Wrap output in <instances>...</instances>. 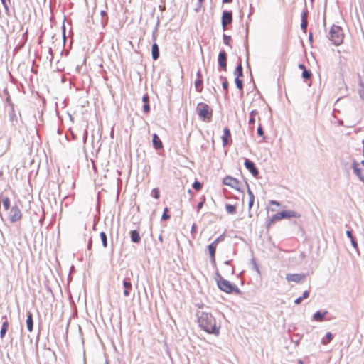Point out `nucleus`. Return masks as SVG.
Here are the masks:
<instances>
[{
	"instance_id": "nucleus-23",
	"label": "nucleus",
	"mask_w": 364,
	"mask_h": 364,
	"mask_svg": "<svg viewBox=\"0 0 364 364\" xmlns=\"http://www.w3.org/2000/svg\"><path fill=\"white\" fill-rule=\"evenodd\" d=\"M247 193H248V196H249V203H248V208H249V210H250L254 204V201H255V196L252 193V191L250 189V188H248L247 189Z\"/></svg>"
},
{
	"instance_id": "nucleus-41",
	"label": "nucleus",
	"mask_w": 364,
	"mask_h": 364,
	"mask_svg": "<svg viewBox=\"0 0 364 364\" xmlns=\"http://www.w3.org/2000/svg\"><path fill=\"white\" fill-rule=\"evenodd\" d=\"M150 110V108H149V104H145L144 106V111L146 112V113H148Z\"/></svg>"
},
{
	"instance_id": "nucleus-22",
	"label": "nucleus",
	"mask_w": 364,
	"mask_h": 364,
	"mask_svg": "<svg viewBox=\"0 0 364 364\" xmlns=\"http://www.w3.org/2000/svg\"><path fill=\"white\" fill-rule=\"evenodd\" d=\"M123 285L125 289L124 291V295L125 296H129V294H130L129 291H130V289H132V287L131 282H127V281H124Z\"/></svg>"
},
{
	"instance_id": "nucleus-7",
	"label": "nucleus",
	"mask_w": 364,
	"mask_h": 364,
	"mask_svg": "<svg viewBox=\"0 0 364 364\" xmlns=\"http://www.w3.org/2000/svg\"><path fill=\"white\" fill-rule=\"evenodd\" d=\"M224 240V236L220 235L218 238H216L211 244L208 246V251L210 255V260L212 262H215V251L218 247V245L220 242Z\"/></svg>"
},
{
	"instance_id": "nucleus-52",
	"label": "nucleus",
	"mask_w": 364,
	"mask_h": 364,
	"mask_svg": "<svg viewBox=\"0 0 364 364\" xmlns=\"http://www.w3.org/2000/svg\"><path fill=\"white\" fill-rule=\"evenodd\" d=\"M299 68L300 69L303 70V71L304 70V69H306V68H305L304 65H303V64H299Z\"/></svg>"
},
{
	"instance_id": "nucleus-47",
	"label": "nucleus",
	"mask_w": 364,
	"mask_h": 364,
	"mask_svg": "<svg viewBox=\"0 0 364 364\" xmlns=\"http://www.w3.org/2000/svg\"><path fill=\"white\" fill-rule=\"evenodd\" d=\"M302 299H303L301 297H299L294 301V302L296 304H299L301 302Z\"/></svg>"
},
{
	"instance_id": "nucleus-28",
	"label": "nucleus",
	"mask_w": 364,
	"mask_h": 364,
	"mask_svg": "<svg viewBox=\"0 0 364 364\" xmlns=\"http://www.w3.org/2000/svg\"><path fill=\"white\" fill-rule=\"evenodd\" d=\"M225 209L230 214H235L236 213V207L234 205L227 204L225 205Z\"/></svg>"
},
{
	"instance_id": "nucleus-40",
	"label": "nucleus",
	"mask_w": 364,
	"mask_h": 364,
	"mask_svg": "<svg viewBox=\"0 0 364 364\" xmlns=\"http://www.w3.org/2000/svg\"><path fill=\"white\" fill-rule=\"evenodd\" d=\"M309 296V292L308 291H305L304 293H303V295L302 296H301L303 299H307Z\"/></svg>"
},
{
	"instance_id": "nucleus-46",
	"label": "nucleus",
	"mask_w": 364,
	"mask_h": 364,
	"mask_svg": "<svg viewBox=\"0 0 364 364\" xmlns=\"http://www.w3.org/2000/svg\"><path fill=\"white\" fill-rule=\"evenodd\" d=\"M197 79H203L202 74L200 70H198L196 73Z\"/></svg>"
},
{
	"instance_id": "nucleus-50",
	"label": "nucleus",
	"mask_w": 364,
	"mask_h": 364,
	"mask_svg": "<svg viewBox=\"0 0 364 364\" xmlns=\"http://www.w3.org/2000/svg\"><path fill=\"white\" fill-rule=\"evenodd\" d=\"M100 14H101V16H105V17H107V11H102L100 12Z\"/></svg>"
},
{
	"instance_id": "nucleus-45",
	"label": "nucleus",
	"mask_w": 364,
	"mask_h": 364,
	"mask_svg": "<svg viewBox=\"0 0 364 364\" xmlns=\"http://www.w3.org/2000/svg\"><path fill=\"white\" fill-rule=\"evenodd\" d=\"M269 203L272 205H275L277 207L280 205L279 203L276 200H271Z\"/></svg>"
},
{
	"instance_id": "nucleus-49",
	"label": "nucleus",
	"mask_w": 364,
	"mask_h": 364,
	"mask_svg": "<svg viewBox=\"0 0 364 364\" xmlns=\"http://www.w3.org/2000/svg\"><path fill=\"white\" fill-rule=\"evenodd\" d=\"M350 240H351V243H352V245H353V247H357V243H356V242H355V240L354 237H353V238H352V239H350Z\"/></svg>"
},
{
	"instance_id": "nucleus-48",
	"label": "nucleus",
	"mask_w": 364,
	"mask_h": 364,
	"mask_svg": "<svg viewBox=\"0 0 364 364\" xmlns=\"http://www.w3.org/2000/svg\"><path fill=\"white\" fill-rule=\"evenodd\" d=\"M1 2H2V4H3V5H4V6L5 9H6V10H9V6H8V5L6 4V1H5V0H1Z\"/></svg>"
},
{
	"instance_id": "nucleus-32",
	"label": "nucleus",
	"mask_w": 364,
	"mask_h": 364,
	"mask_svg": "<svg viewBox=\"0 0 364 364\" xmlns=\"http://www.w3.org/2000/svg\"><path fill=\"white\" fill-rule=\"evenodd\" d=\"M168 208L167 207H166L164 210V213H163V215H162V220H168L170 219V215L168 214Z\"/></svg>"
},
{
	"instance_id": "nucleus-5",
	"label": "nucleus",
	"mask_w": 364,
	"mask_h": 364,
	"mask_svg": "<svg viewBox=\"0 0 364 364\" xmlns=\"http://www.w3.org/2000/svg\"><path fill=\"white\" fill-rule=\"evenodd\" d=\"M23 218L22 212L18 206L16 205L11 207L8 212V218L11 223H16L20 221Z\"/></svg>"
},
{
	"instance_id": "nucleus-11",
	"label": "nucleus",
	"mask_w": 364,
	"mask_h": 364,
	"mask_svg": "<svg viewBox=\"0 0 364 364\" xmlns=\"http://www.w3.org/2000/svg\"><path fill=\"white\" fill-rule=\"evenodd\" d=\"M227 57L224 51L220 52L218 55V63L223 70H226L227 67Z\"/></svg>"
},
{
	"instance_id": "nucleus-36",
	"label": "nucleus",
	"mask_w": 364,
	"mask_h": 364,
	"mask_svg": "<svg viewBox=\"0 0 364 364\" xmlns=\"http://www.w3.org/2000/svg\"><path fill=\"white\" fill-rule=\"evenodd\" d=\"M202 187V184L199 181H195L193 184V188L196 190L199 191Z\"/></svg>"
},
{
	"instance_id": "nucleus-6",
	"label": "nucleus",
	"mask_w": 364,
	"mask_h": 364,
	"mask_svg": "<svg viewBox=\"0 0 364 364\" xmlns=\"http://www.w3.org/2000/svg\"><path fill=\"white\" fill-rule=\"evenodd\" d=\"M223 183L225 186H229L235 190L240 191L242 183L240 180L230 176H227L223 180Z\"/></svg>"
},
{
	"instance_id": "nucleus-51",
	"label": "nucleus",
	"mask_w": 364,
	"mask_h": 364,
	"mask_svg": "<svg viewBox=\"0 0 364 364\" xmlns=\"http://www.w3.org/2000/svg\"><path fill=\"white\" fill-rule=\"evenodd\" d=\"M203 206V202H200L198 204V209H200L202 208V207Z\"/></svg>"
},
{
	"instance_id": "nucleus-33",
	"label": "nucleus",
	"mask_w": 364,
	"mask_h": 364,
	"mask_svg": "<svg viewBox=\"0 0 364 364\" xmlns=\"http://www.w3.org/2000/svg\"><path fill=\"white\" fill-rule=\"evenodd\" d=\"M235 84H236L237 87L239 90H242V88H243L242 80L240 78L235 77Z\"/></svg>"
},
{
	"instance_id": "nucleus-15",
	"label": "nucleus",
	"mask_w": 364,
	"mask_h": 364,
	"mask_svg": "<svg viewBox=\"0 0 364 364\" xmlns=\"http://www.w3.org/2000/svg\"><path fill=\"white\" fill-rule=\"evenodd\" d=\"M152 143L154 147L156 149H160L163 148V143L156 134H153Z\"/></svg>"
},
{
	"instance_id": "nucleus-43",
	"label": "nucleus",
	"mask_w": 364,
	"mask_h": 364,
	"mask_svg": "<svg viewBox=\"0 0 364 364\" xmlns=\"http://www.w3.org/2000/svg\"><path fill=\"white\" fill-rule=\"evenodd\" d=\"M359 95L362 99L364 100V87H362L359 91Z\"/></svg>"
},
{
	"instance_id": "nucleus-9",
	"label": "nucleus",
	"mask_w": 364,
	"mask_h": 364,
	"mask_svg": "<svg viewBox=\"0 0 364 364\" xmlns=\"http://www.w3.org/2000/svg\"><path fill=\"white\" fill-rule=\"evenodd\" d=\"M305 278V275L303 274H287L286 279L288 282H294L299 283Z\"/></svg>"
},
{
	"instance_id": "nucleus-30",
	"label": "nucleus",
	"mask_w": 364,
	"mask_h": 364,
	"mask_svg": "<svg viewBox=\"0 0 364 364\" xmlns=\"http://www.w3.org/2000/svg\"><path fill=\"white\" fill-rule=\"evenodd\" d=\"M100 236L101 240L102 242L103 247H107V235H106L105 232H101L100 234Z\"/></svg>"
},
{
	"instance_id": "nucleus-37",
	"label": "nucleus",
	"mask_w": 364,
	"mask_h": 364,
	"mask_svg": "<svg viewBox=\"0 0 364 364\" xmlns=\"http://www.w3.org/2000/svg\"><path fill=\"white\" fill-rule=\"evenodd\" d=\"M224 43L227 46H230L231 38L229 36L224 35L223 36Z\"/></svg>"
},
{
	"instance_id": "nucleus-31",
	"label": "nucleus",
	"mask_w": 364,
	"mask_h": 364,
	"mask_svg": "<svg viewBox=\"0 0 364 364\" xmlns=\"http://www.w3.org/2000/svg\"><path fill=\"white\" fill-rule=\"evenodd\" d=\"M311 72L310 70H308L306 69H304V70L302 73V77L305 80H309L311 77Z\"/></svg>"
},
{
	"instance_id": "nucleus-27",
	"label": "nucleus",
	"mask_w": 364,
	"mask_h": 364,
	"mask_svg": "<svg viewBox=\"0 0 364 364\" xmlns=\"http://www.w3.org/2000/svg\"><path fill=\"white\" fill-rule=\"evenodd\" d=\"M282 220V219L281 218L280 213H278L272 215V217L269 220V222L267 226L269 227L272 224H273L276 221H278V220Z\"/></svg>"
},
{
	"instance_id": "nucleus-13",
	"label": "nucleus",
	"mask_w": 364,
	"mask_h": 364,
	"mask_svg": "<svg viewBox=\"0 0 364 364\" xmlns=\"http://www.w3.org/2000/svg\"><path fill=\"white\" fill-rule=\"evenodd\" d=\"M2 320L4 321H3V324H2V327H1V331H0V337L1 338H4L5 335H6V333L8 330V327H9V321H8V318L6 316H4L2 317Z\"/></svg>"
},
{
	"instance_id": "nucleus-42",
	"label": "nucleus",
	"mask_w": 364,
	"mask_h": 364,
	"mask_svg": "<svg viewBox=\"0 0 364 364\" xmlns=\"http://www.w3.org/2000/svg\"><path fill=\"white\" fill-rule=\"evenodd\" d=\"M142 100H143V102H144L145 104H148V102H149V96H148V95H145L143 97Z\"/></svg>"
},
{
	"instance_id": "nucleus-20",
	"label": "nucleus",
	"mask_w": 364,
	"mask_h": 364,
	"mask_svg": "<svg viewBox=\"0 0 364 364\" xmlns=\"http://www.w3.org/2000/svg\"><path fill=\"white\" fill-rule=\"evenodd\" d=\"M194 87L198 92H201L203 89V79H197L194 82Z\"/></svg>"
},
{
	"instance_id": "nucleus-53",
	"label": "nucleus",
	"mask_w": 364,
	"mask_h": 364,
	"mask_svg": "<svg viewBox=\"0 0 364 364\" xmlns=\"http://www.w3.org/2000/svg\"><path fill=\"white\" fill-rule=\"evenodd\" d=\"M92 247V240H90L88 244V249L90 250Z\"/></svg>"
},
{
	"instance_id": "nucleus-4",
	"label": "nucleus",
	"mask_w": 364,
	"mask_h": 364,
	"mask_svg": "<svg viewBox=\"0 0 364 364\" xmlns=\"http://www.w3.org/2000/svg\"><path fill=\"white\" fill-rule=\"evenodd\" d=\"M218 287L222 291H223L226 293L231 294L233 292H235V293L239 292L238 288L235 285L232 284L229 281H228L226 279H224L222 278L220 279L218 281Z\"/></svg>"
},
{
	"instance_id": "nucleus-2",
	"label": "nucleus",
	"mask_w": 364,
	"mask_h": 364,
	"mask_svg": "<svg viewBox=\"0 0 364 364\" xmlns=\"http://www.w3.org/2000/svg\"><path fill=\"white\" fill-rule=\"evenodd\" d=\"M344 33L342 28L337 25H333L329 31V40L336 46L343 43L344 40Z\"/></svg>"
},
{
	"instance_id": "nucleus-19",
	"label": "nucleus",
	"mask_w": 364,
	"mask_h": 364,
	"mask_svg": "<svg viewBox=\"0 0 364 364\" xmlns=\"http://www.w3.org/2000/svg\"><path fill=\"white\" fill-rule=\"evenodd\" d=\"M152 58L154 60L158 59L159 56V49L156 43H154L151 48Z\"/></svg>"
},
{
	"instance_id": "nucleus-54",
	"label": "nucleus",
	"mask_w": 364,
	"mask_h": 364,
	"mask_svg": "<svg viewBox=\"0 0 364 364\" xmlns=\"http://www.w3.org/2000/svg\"><path fill=\"white\" fill-rule=\"evenodd\" d=\"M159 241H160L161 242H163L164 239H163L162 235H160V236L159 237Z\"/></svg>"
},
{
	"instance_id": "nucleus-35",
	"label": "nucleus",
	"mask_w": 364,
	"mask_h": 364,
	"mask_svg": "<svg viewBox=\"0 0 364 364\" xmlns=\"http://www.w3.org/2000/svg\"><path fill=\"white\" fill-rule=\"evenodd\" d=\"M301 26L304 30H305L307 27V20L306 18L305 14H304V15H303V18H302V22H301Z\"/></svg>"
},
{
	"instance_id": "nucleus-26",
	"label": "nucleus",
	"mask_w": 364,
	"mask_h": 364,
	"mask_svg": "<svg viewBox=\"0 0 364 364\" xmlns=\"http://www.w3.org/2000/svg\"><path fill=\"white\" fill-rule=\"evenodd\" d=\"M326 313H327L326 311H324L323 313L317 311L316 313H315L314 314V319L316 321H323Z\"/></svg>"
},
{
	"instance_id": "nucleus-29",
	"label": "nucleus",
	"mask_w": 364,
	"mask_h": 364,
	"mask_svg": "<svg viewBox=\"0 0 364 364\" xmlns=\"http://www.w3.org/2000/svg\"><path fill=\"white\" fill-rule=\"evenodd\" d=\"M332 339H333V335L331 333L328 332V333H327L326 338L322 340V343L323 345H326L327 343H330Z\"/></svg>"
},
{
	"instance_id": "nucleus-14",
	"label": "nucleus",
	"mask_w": 364,
	"mask_h": 364,
	"mask_svg": "<svg viewBox=\"0 0 364 364\" xmlns=\"http://www.w3.org/2000/svg\"><path fill=\"white\" fill-rule=\"evenodd\" d=\"M279 213L282 219L296 218L299 216L297 213L294 210H284L279 212Z\"/></svg>"
},
{
	"instance_id": "nucleus-1",
	"label": "nucleus",
	"mask_w": 364,
	"mask_h": 364,
	"mask_svg": "<svg viewBox=\"0 0 364 364\" xmlns=\"http://www.w3.org/2000/svg\"><path fill=\"white\" fill-rule=\"evenodd\" d=\"M198 323L201 328L208 333L219 334L220 326L215 318L210 313L203 312L198 317Z\"/></svg>"
},
{
	"instance_id": "nucleus-38",
	"label": "nucleus",
	"mask_w": 364,
	"mask_h": 364,
	"mask_svg": "<svg viewBox=\"0 0 364 364\" xmlns=\"http://www.w3.org/2000/svg\"><path fill=\"white\" fill-rule=\"evenodd\" d=\"M257 134L260 136L264 137V131H263V129H262L261 124H259L257 128Z\"/></svg>"
},
{
	"instance_id": "nucleus-56",
	"label": "nucleus",
	"mask_w": 364,
	"mask_h": 364,
	"mask_svg": "<svg viewBox=\"0 0 364 364\" xmlns=\"http://www.w3.org/2000/svg\"><path fill=\"white\" fill-rule=\"evenodd\" d=\"M361 164L364 166V160L362 161Z\"/></svg>"
},
{
	"instance_id": "nucleus-44",
	"label": "nucleus",
	"mask_w": 364,
	"mask_h": 364,
	"mask_svg": "<svg viewBox=\"0 0 364 364\" xmlns=\"http://www.w3.org/2000/svg\"><path fill=\"white\" fill-rule=\"evenodd\" d=\"M346 235H347V236H348L350 239L353 238V234H352V232H351V231H350V230H347V231H346Z\"/></svg>"
},
{
	"instance_id": "nucleus-57",
	"label": "nucleus",
	"mask_w": 364,
	"mask_h": 364,
	"mask_svg": "<svg viewBox=\"0 0 364 364\" xmlns=\"http://www.w3.org/2000/svg\"><path fill=\"white\" fill-rule=\"evenodd\" d=\"M198 1H199V2H200V3H201V2H203V0H198Z\"/></svg>"
},
{
	"instance_id": "nucleus-12",
	"label": "nucleus",
	"mask_w": 364,
	"mask_h": 364,
	"mask_svg": "<svg viewBox=\"0 0 364 364\" xmlns=\"http://www.w3.org/2000/svg\"><path fill=\"white\" fill-rule=\"evenodd\" d=\"M221 139L223 140V146H225L228 144L229 141L231 139V134L230 131L228 128H225L223 130V134L221 136Z\"/></svg>"
},
{
	"instance_id": "nucleus-3",
	"label": "nucleus",
	"mask_w": 364,
	"mask_h": 364,
	"mask_svg": "<svg viewBox=\"0 0 364 364\" xmlns=\"http://www.w3.org/2000/svg\"><path fill=\"white\" fill-rule=\"evenodd\" d=\"M196 112L199 117L205 122H210L213 116V110L210 106L204 102H200L196 107Z\"/></svg>"
},
{
	"instance_id": "nucleus-21",
	"label": "nucleus",
	"mask_w": 364,
	"mask_h": 364,
	"mask_svg": "<svg viewBox=\"0 0 364 364\" xmlns=\"http://www.w3.org/2000/svg\"><path fill=\"white\" fill-rule=\"evenodd\" d=\"M2 205L5 210H9L11 205V201L9 197L5 196L1 198Z\"/></svg>"
},
{
	"instance_id": "nucleus-8",
	"label": "nucleus",
	"mask_w": 364,
	"mask_h": 364,
	"mask_svg": "<svg viewBox=\"0 0 364 364\" xmlns=\"http://www.w3.org/2000/svg\"><path fill=\"white\" fill-rule=\"evenodd\" d=\"M232 21V16L231 11H223L222 16V25L223 29L226 28V26L230 24Z\"/></svg>"
},
{
	"instance_id": "nucleus-17",
	"label": "nucleus",
	"mask_w": 364,
	"mask_h": 364,
	"mask_svg": "<svg viewBox=\"0 0 364 364\" xmlns=\"http://www.w3.org/2000/svg\"><path fill=\"white\" fill-rule=\"evenodd\" d=\"M130 237L133 242L139 243L141 241V236L137 230H132Z\"/></svg>"
},
{
	"instance_id": "nucleus-10",
	"label": "nucleus",
	"mask_w": 364,
	"mask_h": 364,
	"mask_svg": "<svg viewBox=\"0 0 364 364\" xmlns=\"http://www.w3.org/2000/svg\"><path fill=\"white\" fill-rule=\"evenodd\" d=\"M245 166L247 169L250 171V172L255 176L257 177L259 175V171L257 168L255 167V164L250 161L249 159H246L245 161Z\"/></svg>"
},
{
	"instance_id": "nucleus-55",
	"label": "nucleus",
	"mask_w": 364,
	"mask_h": 364,
	"mask_svg": "<svg viewBox=\"0 0 364 364\" xmlns=\"http://www.w3.org/2000/svg\"><path fill=\"white\" fill-rule=\"evenodd\" d=\"M232 0H223V3H230Z\"/></svg>"
},
{
	"instance_id": "nucleus-34",
	"label": "nucleus",
	"mask_w": 364,
	"mask_h": 364,
	"mask_svg": "<svg viewBox=\"0 0 364 364\" xmlns=\"http://www.w3.org/2000/svg\"><path fill=\"white\" fill-rule=\"evenodd\" d=\"M151 194L152 196L156 198V199H159V197H160V191H159V189L158 188H155L154 189H152L151 191Z\"/></svg>"
},
{
	"instance_id": "nucleus-16",
	"label": "nucleus",
	"mask_w": 364,
	"mask_h": 364,
	"mask_svg": "<svg viewBox=\"0 0 364 364\" xmlns=\"http://www.w3.org/2000/svg\"><path fill=\"white\" fill-rule=\"evenodd\" d=\"M26 326H27L28 331L29 332H31L33 328V321L32 313L30 311H28L27 313Z\"/></svg>"
},
{
	"instance_id": "nucleus-39",
	"label": "nucleus",
	"mask_w": 364,
	"mask_h": 364,
	"mask_svg": "<svg viewBox=\"0 0 364 364\" xmlns=\"http://www.w3.org/2000/svg\"><path fill=\"white\" fill-rule=\"evenodd\" d=\"M223 87L224 88V90H225L226 91L228 90V82L227 81V80L225 79V81L223 82Z\"/></svg>"
},
{
	"instance_id": "nucleus-25",
	"label": "nucleus",
	"mask_w": 364,
	"mask_h": 364,
	"mask_svg": "<svg viewBox=\"0 0 364 364\" xmlns=\"http://www.w3.org/2000/svg\"><path fill=\"white\" fill-rule=\"evenodd\" d=\"M359 164L358 163H353V168L354 173L362 180L363 181V178L361 175V169L358 167Z\"/></svg>"
},
{
	"instance_id": "nucleus-18",
	"label": "nucleus",
	"mask_w": 364,
	"mask_h": 364,
	"mask_svg": "<svg viewBox=\"0 0 364 364\" xmlns=\"http://www.w3.org/2000/svg\"><path fill=\"white\" fill-rule=\"evenodd\" d=\"M257 115V112L256 111H252L250 114V119H249V125L250 128L253 130L254 129V124L255 122V117Z\"/></svg>"
},
{
	"instance_id": "nucleus-24",
	"label": "nucleus",
	"mask_w": 364,
	"mask_h": 364,
	"mask_svg": "<svg viewBox=\"0 0 364 364\" xmlns=\"http://www.w3.org/2000/svg\"><path fill=\"white\" fill-rule=\"evenodd\" d=\"M234 74L235 75V77H238V78H241L243 76L242 67L241 63H240L238 64V65L237 66V68L234 72Z\"/></svg>"
}]
</instances>
